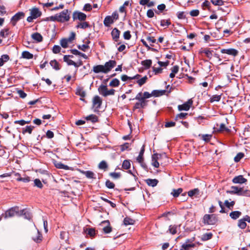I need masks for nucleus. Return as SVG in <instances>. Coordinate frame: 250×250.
Here are the masks:
<instances>
[{
    "label": "nucleus",
    "instance_id": "f257e3e1",
    "mask_svg": "<svg viewBox=\"0 0 250 250\" xmlns=\"http://www.w3.org/2000/svg\"><path fill=\"white\" fill-rule=\"evenodd\" d=\"M116 64L115 61L110 60L106 62L104 65H97L93 67V71L95 73H107L111 70Z\"/></svg>",
    "mask_w": 250,
    "mask_h": 250
},
{
    "label": "nucleus",
    "instance_id": "f03ea898",
    "mask_svg": "<svg viewBox=\"0 0 250 250\" xmlns=\"http://www.w3.org/2000/svg\"><path fill=\"white\" fill-rule=\"evenodd\" d=\"M20 209L19 207L15 206L12 207L7 210L4 213L1 215V218L3 217L5 219L13 217L16 215L19 216Z\"/></svg>",
    "mask_w": 250,
    "mask_h": 250
},
{
    "label": "nucleus",
    "instance_id": "7ed1b4c3",
    "mask_svg": "<svg viewBox=\"0 0 250 250\" xmlns=\"http://www.w3.org/2000/svg\"><path fill=\"white\" fill-rule=\"evenodd\" d=\"M58 17V21L63 22L69 20L70 16L69 11L65 9L59 14H57Z\"/></svg>",
    "mask_w": 250,
    "mask_h": 250
},
{
    "label": "nucleus",
    "instance_id": "20e7f679",
    "mask_svg": "<svg viewBox=\"0 0 250 250\" xmlns=\"http://www.w3.org/2000/svg\"><path fill=\"white\" fill-rule=\"evenodd\" d=\"M216 222V217L213 214H205L203 217V223L205 224L214 225Z\"/></svg>",
    "mask_w": 250,
    "mask_h": 250
},
{
    "label": "nucleus",
    "instance_id": "39448f33",
    "mask_svg": "<svg viewBox=\"0 0 250 250\" xmlns=\"http://www.w3.org/2000/svg\"><path fill=\"white\" fill-rule=\"evenodd\" d=\"M102 104V99L98 95L95 96L92 100V105L93 108H95L94 111H96L100 108Z\"/></svg>",
    "mask_w": 250,
    "mask_h": 250
},
{
    "label": "nucleus",
    "instance_id": "423d86ee",
    "mask_svg": "<svg viewBox=\"0 0 250 250\" xmlns=\"http://www.w3.org/2000/svg\"><path fill=\"white\" fill-rule=\"evenodd\" d=\"M86 18V15L83 13L76 11L73 14V19L74 21L78 19L81 21H84L85 20Z\"/></svg>",
    "mask_w": 250,
    "mask_h": 250
},
{
    "label": "nucleus",
    "instance_id": "0eeeda50",
    "mask_svg": "<svg viewBox=\"0 0 250 250\" xmlns=\"http://www.w3.org/2000/svg\"><path fill=\"white\" fill-rule=\"evenodd\" d=\"M193 101L191 99H189L188 101L183 104L179 105L178 108L179 111L185 110L188 111L189 109L190 106L192 105Z\"/></svg>",
    "mask_w": 250,
    "mask_h": 250
},
{
    "label": "nucleus",
    "instance_id": "6e6552de",
    "mask_svg": "<svg viewBox=\"0 0 250 250\" xmlns=\"http://www.w3.org/2000/svg\"><path fill=\"white\" fill-rule=\"evenodd\" d=\"M24 13L23 12H18L16 13L11 18L12 24L13 26L16 24L17 22L24 17Z\"/></svg>",
    "mask_w": 250,
    "mask_h": 250
},
{
    "label": "nucleus",
    "instance_id": "1a4fd4ad",
    "mask_svg": "<svg viewBox=\"0 0 250 250\" xmlns=\"http://www.w3.org/2000/svg\"><path fill=\"white\" fill-rule=\"evenodd\" d=\"M162 155L159 154H154L152 156V165L155 167L158 168L159 167V163L158 161L159 160Z\"/></svg>",
    "mask_w": 250,
    "mask_h": 250
},
{
    "label": "nucleus",
    "instance_id": "9d476101",
    "mask_svg": "<svg viewBox=\"0 0 250 250\" xmlns=\"http://www.w3.org/2000/svg\"><path fill=\"white\" fill-rule=\"evenodd\" d=\"M222 53H226L228 55L236 56L238 54V51L233 48L222 49L221 50Z\"/></svg>",
    "mask_w": 250,
    "mask_h": 250
},
{
    "label": "nucleus",
    "instance_id": "9b49d317",
    "mask_svg": "<svg viewBox=\"0 0 250 250\" xmlns=\"http://www.w3.org/2000/svg\"><path fill=\"white\" fill-rule=\"evenodd\" d=\"M247 181V179L244 178L243 175H240L237 176H235L232 179V182L234 184H243L245 183Z\"/></svg>",
    "mask_w": 250,
    "mask_h": 250
},
{
    "label": "nucleus",
    "instance_id": "f8f14e48",
    "mask_svg": "<svg viewBox=\"0 0 250 250\" xmlns=\"http://www.w3.org/2000/svg\"><path fill=\"white\" fill-rule=\"evenodd\" d=\"M242 188H239L236 186L231 187V189L227 191V193L230 194H235L240 196V194H243L241 192Z\"/></svg>",
    "mask_w": 250,
    "mask_h": 250
},
{
    "label": "nucleus",
    "instance_id": "ddd939ff",
    "mask_svg": "<svg viewBox=\"0 0 250 250\" xmlns=\"http://www.w3.org/2000/svg\"><path fill=\"white\" fill-rule=\"evenodd\" d=\"M34 234L32 236V239L37 243H40L42 241V236L39 230L35 231Z\"/></svg>",
    "mask_w": 250,
    "mask_h": 250
},
{
    "label": "nucleus",
    "instance_id": "4468645a",
    "mask_svg": "<svg viewBox=\"0 0 250 250\" xmlns=\"http://www.w3.org/2000/svg\"><path fill=\"white\" fill-rule=\"evenodd\" d=\"M189 241V239H188L186 243L182 245L180 250H189L191 248H193L195 246V244H188Z\"/></svg>",
    "mask_w": 250,
    "mask_h": 250
},
{
    "label": "nucleus",
    "instance_id": "2eb2a0df",
    "mask_svg": "<svg viewBox=\"0 0 250 250\" xmlns=\"http://www.w3.org/2000/svg\"><path fill=\"white\" fill-rule=\"evenodd\" d=\"M120 34V31L117 28H114L111 32L112 38L116 42H117L119 38Z\"/></svg>",
    "mask_w": 250,
    "mask_h": 250
},
{
    "label": "nucleus",
    "instance_id": "dca6fc26",
    "mask_svg": "<svg viewBox=\"0 0 250 250\" xmlns=\"http://www.w3.org/2000/svg\"><path fill=\"white\" fill-rule=\"evenodd\" d=\"M24 216L25 219L30 220L32 218L31 213L26 209H22L20 210L19 216Z\"/></svg>",
    "mask_w": 250,
    "mask_h": 250
},
{
    "label": "nucleus",
    "instance_id": "f3484780",
    "mask_svg": "<svg viewBox=\"0 0 250 250\" xmlns=\"http://www.w3.org/2000/svg\"><path fill=\"white\" fill-rule=\"evenodd\" d=\"M81 172L83 175H84L86 178L88 179H95V174L94 173L91 171L87 170V171H84L82 170L81 171Z\"/></svg>",
    "mask_w": 250,
    "mask_h": 250
},
{
    "label": "nucleus",
    "instance_id": "a211bd4d",
    "mask_svg": "<svg viewBox=\"0 0 250 250\" xmlns=\"http://www.w3.org/2000/svg\"><path fill=\"white\" fill-rule=\"evenodd\" d=\"M98 91L99 93L104 97H106V93L107 92V86L104 85H101L98 88Z\"/></svg>",
    "mask_w": 250,
    "mask_h": 250
},
{
    "label": "nucleus",
    "instance_id": "6ab92c4d",
    "mask_svg": "<svg viewBox=\"0 0 250 250\" xmlns=\"http://www.w3.org/2000/svg\"><path fill=\"white\" fill-rule=\"evenodd\" d=\"M31 15L36 19L42 15L41 12L37 8H34L31 11Z\"/></svg>",
    "mask_w": 250,
    "mask_h": 250
},
{
    "label": "nucleus",
    "instance_id": "aec40b11",
    "mask_svg": "<svg viewBox=\"0 0 250 250\" xmlns=\"http://www.w3.org/2000/svg\"><path fill=\"white\" fill-rule=\"evenodd\" d=\"M114 22L112 17L110 16H106L104 21V24L106 27H109L110 25Z\"/></svg>",
    "mask_w": 250,
    "mask_h": 250
},
{
    "label": "nucleus",
    "instance_id": "412c9836",
    "mask_svg": "<svg viewBox=\"0 0 250 250\" xmlns=\"http://www.w3.org/2000/svg\"><path fill=\"white\" fill-rule=\"evenodd\" d=\"M146 183L152 187H154L157 186L158 183V181L157 179H147L145 180Z\"/></svg>",
    "mask_w": 250,
    "mask_h": 250
},
{
    "label": "nucleus",
    "instance_id": "4be33fe9",
    "mask_svg": "<svg viewBox=\"0 0 250 250\" xmlns=\"http://www.w3.org/2000/svg\"><path fill=\"white\" fill-rule=\"evenodd\" d=\"M145 152V146L143 145L139 153V156L137 158V161L140 163H142L143 161V155Z\"/></svg>",
    "mask_w": 250,
    "mask_h": 250
},
{
    "label": "nucleus",
    "instance_id": "5701e85b",
    "mask_svg": "<svg viewBox=\"0 0 250 250\" xmlns=\"http://www.w3.org/2000/svg\"><path fill=\"white\" fill-rule=\"evenodd\" d=\"M32 39L37 42H41L42 40V36L39 33H33L31 36Z\"/></svg>",
    "mask_w": 250,
    "mask_h": 250
},
{
    "label": "nucleus",
    "instance_id": "b1692460",
    "mask_svg": "<svg viewBox=\"0 0 250 250\" xmlns=\"http://www.w3.org/2000/svg\"><path fill=\"white\" fill-rule=\"evenodd\" d=\"M85 119L87 121H90L93 123H96L98 121V117L94 114H91L86 117Z\"/></svg>",
    "mask_w": 250,
    "mask_h": 250
},
{
    "label": "nucleus",
    "instance_id": "393cba45",
    "mask_svg": "<svg viewBox=\"0 0 250 250\" xmlns=\"http://www.w3.org/2000/svg\"><path fill=\"white\" fill-rule=\"evenodd\" d=\"M50 64L56 70H59L61 68L59 63L56 60L50 61Z\"/></svg>",
    "mask_w": 250,
    "mask_h": 250
},
{
    "label": "nucleus",
    "instance_id": "a878e982",
    "mask_svg": "<svg viewBox=\"0 0 250 250\" xmlns=\"http://www.w3.org/2000/svg\"><path fill=\"white\" fill-rule=\"evenodd\" d=\"M241 215V212L239 211H232L229 214L230 217L234 220H235V219H237V218H238Z\"/></svg>",
    "mask_w": 250,
    "mask_h": 250
},
{
    "label": "nucleus",
    "instance_id": "bb28decb",
    "mask_svg": "<svg viewBox=\"0 0 250 250\" xmlns=\"http://www.w3.org/2000/svg\"><path fill=\"white\" fill-rule=\"evenodd\" d=\"M166 90H154L152 91V94L153 96L158 97L160 96H162L166 93Z\"/></svg>",
    "mask_w": 250,
    "mask_h": 250
},
{
    "label": "nucleus",
    "instance_id": "cd10ccee",
    "mask_svg": "<svg viewBox=\"0 0 250 250\" xmlns=\"http://www.w3.org/2000/svg\"><path fill=\"white\" fill-rule=\"evenodd\" d=\"M90 25L89 23L86 21H83L82 22H80L76 26L77 28H82V29H86L88 27H89Z\"/></svg>",
    "mask_w": 250,
    "mask_h": 250
},
{
    "label": "nucleus",
    "instance_id": "c85d7f7f",
    "mask_svg": "<svg viewBox=\"0 0 250 250\" xmlns=\"http://www.w3.org/2000/svg\"><path fill=\"white\" fill-rule=\"evenodd\" d=\"M212 236L213 234L211 232L206 233L202 235L201 239L203 241H206L210 239Z\"/></svg>",
    "mask_w": 250,
    "mask_h": 250
},
{
    "label": "nucleus",
    "instance_id": "c756f323",
    "mask_svg": "<svg viewBox=\"0 0 250 250\" xmlns=\"http://www.w3.org/2000/svg\"><path fill=\"white\" fill-rule=\"evenodd\" d=\"M21 57L24 59H31L33 58V55L28 51H24L22 52Z\"/></svg>",
    "mask_w": 250,
    "mask_h": 250
},
{
    "label": "nucleus",
    "instance_id": "7c9ffc66",
    "mask_svg": "<svg viewBox=\"0 0 250 250\" xmlns=\"http://www.w3.org/2000/svg\"><path fill=\"white\" fill-rule=\"evenodd\" d=\"M63 61H64V62H67V64L69 65H73V66L77 65L75 63V62H74L73 61L69 59L68 56L64 55L63 57Z\"/></svg>",
    "mask_w": 250,
    "mask_h": 250
},
{
    "label": "nucleus",
    "instance_id": "2f4dec72",
    "mask_svg": "<svg viewBox=\"0 0 250 250\" xmlns=\"http://www.w3.org/2000/svg\"><path fill=\"white\" fill-rule=\"evenodd\" d=\"M108 167V165L105 161H101L98 165V168L100 169H103L104 171L106 170Z\"/></svg>",
    "mask_w": 250,
    "mask_h": 250
},
{
    "label": "nucleus",
    "instance_id": "473e14b6",
    "mask_svg": "<svg viewBox=\"0 0 250 250\" xmlns=\"http://www.w3.org/2000/svg\"><path fill=\"white\" fill-rule=\"evenodd\" d=\"M55 166L56 167H57V168L63 169L65 170L69 169V167L68 166L65 165L63 164L61 162H58V163H55Z\"/></svg>",
    "mask_w": 250,
    "mask_h": 250
},
{
    "label": "nucleus",
    "instance_id": "72a5a7b5",
    "mask_svg": "<svg viewBox=\"0 0 250 250\" xmlns=\"http://www.w3.org/2000/svg\"><path fill=\"white\" fill-rule=\"evenodd\" d=\"M183 191V189L182 188H179L178 189H173L171 194L174 197H177L179 196L180 194H181Z\"/></svg>",
    "mask_w": 250,
    "mask_h": 250
},
{
    "label": "nucleus",
    "instance_id": "f704fd0d",
    "mask_svg": "<svg viewBox=\"0 0 250 250\" xmlns=\"http://www.w3.org/2000/svg\"><path fill=\"white\" fill-rule=\"evenodd\" d=\"M103 223H107V226L103 228V231L105 233H109L112 230V228L109 225V221H106L102 222Z\"/></svg>",
    "mask_w": 250,
    "mask_h": 250
},
{
    "label": "nucleus",
    "instance_id": "c9c22d12",
    "mask_svg": "<svg viewBox=\"0 0 250 250\" xmlns=\"http://www.w3.org/2000/svg\"><path fill=\"white\" fill-rule=\"evenodd\" d=\"M141 64L146 68L148 69L152 64V61L151 60H146L142 61Z\"/></svg>",
    "mask_w": 250,
    "mask_h": 250
},
{
    "label": "nucleus",
    "instance_id": "e433bc0d",
    "mask_svg": "<svg viewBox=\"0 0 250 250\" xmlns=\"http://www.w3.org/2000/svg\"><path fill=\"white\" fill-rule=\"evenodd\" d=\"M9 28H4L2 29L0 32V36L2 38H6L9 35Z\"/></svg>",
    "mask_w": 250,
    "mask_h": 250
},
{
    "label": "nucleus",
    "instance_id": "4c0bfd02",
    "mask_svg": "<svg viewBox=\"0 0 250 250\" xmlns=\"http://www.w3.org/2000/svg\"><path fill=\"white\" fill-rule=\"evenodd\" d=\"M135 221L129 217H125L124 220V223L125 226L134 224Z\"/></svg>",
    "mask_w": 250,
    "mask_h": 250
},
{
    "label": "nucleus",
    "instance_id": "58836bf2",
    "mask_svg": "<svg viewBox=\"0 0 250 250\" xmlns=\"http://www.w3.org/2000/svg\"><path fill=\"white\" fill-rule=\"evenodd\" d=\"M120 84V81L118 79L115 78L109 83V85L112 87H117Z\"/></svg>",
    "mask_w": 250,
    "mask_h": 250
},
{
    "label": "nucleus",
    "instance_id": "ea45409f",
    "mask_svg": "<svg viewBox=\"0 0 250 250\" xmlns=\"http://www.w3.org/2000/svg\"><path fill=\"white\" fill-rule=\"evenodd\" d=\"M212 51L210 50L209 49H205L201 51L202 53H204L206 54V56L209 59H211L212 58Z\"/></svg>",
    "mask_w": 250,
    "mask_h": 250
},
{
    "label": "nucleus",
    "instance_id": "a19ab883",
    "mask_svg": "<svg viewBox=\"0 0 250 250\" xmlns=\"http://www.w3.org/2000/svg\"><path fill=\"white\" fill-rule=\"evenodd\" d=\"M221 98V95H214L211 96V97L210 99V102L211 103H213L215 102H219Z\"/></svg>",
    "mask_w": 250,
    "mask_h": 250
},
{
    "label": "nucleus",
    "instance_id": "79ce46f5",
    "mask_svg": "<svg viewBox=\"0 0 250 250\" xmlns=\"http://www.w3.org/2000/svg\"><path fill=\"white\" fill-rule=\"evenodd\" d=\"M147 79V77L146 76H145L144 77L142 78L141 79L138 80L137 83L139 86H141L142 85H143L146 83Z\"/></svg>",
    "mask_w": 250,
    "mask_h": 250
},
{
    "label": "nucleus",
    "instance_id": "37998d69",
    "mask_svg": "<svg viewBox=\"0 0 250 250\" xmlns=\"http://www.w3.org/2000/svg\"><path fill=\"white\" fill-rule=\"evenodd\" d=\"M188 115L187 113H181L175 116V120L178 121L179 119H185Z\"/></svg>",
    "mask_w": 250,
    "mask_h": 250
},
{
    "label": "nucleus",
    "instance_id": "c03bdc74",
    "mask_svg": "<svg viewBox=\"0 0 250 250\" xmlns=\"http://www.w3.org/2000/svg\"><path fill=\"white\" fill-rule=\"evenodd\" d=\"M238 226L242 229H244L246 228L247 224L243 218L238 221Z\"/></svg>",
    "mask_w": 250,
    "mask_h": 250
},
{
    "label": "nucleus",
    "instance_id": "a18cd8bd",
    "mask_svg": "<svg viewBox=\"0 0 250 250\" xmlns=\"http://www.w3.org/2000/svg\"><path fill=\"white\" fill-rule=\"evenodd\" d=\"M76 94L81 96V97L83 98L85 96V92L82 88H79L77 89Z\"/></svg>",
    "mask_w": 250,
    "mask_h": 250
},
{
    "label": "nucleus",
    "instance_id": "49530a36",
    "mask_svg": "<svg viewBox=\"0 0 250 250\" xmlns=\"http://www.w3.org/2000/svg\"><path fill=\"white\" fill-rule=\"evenodd\" d=\"M34 127L33 126H26L25 128L22 129V133L25 134L26 132H28L29 134L32 133V130Z\"/></svg>",
    "mask_w": 250,
    "mask_h": 250
},
{
    "label": "nucleus",
    "instance_id": "de8ad7c7",
    "mask_svg": "<svg viewBox=\"0 0 250 250\" xmlns=\"http://www.w3.org/2000/svg\"><path fill=\"white\" fill-rule=\"evenodd\" d=\"M210 1L215 6H222L224 4V1L222 0H210Z\"/></svg>",
    "mask_w": 250,
    "mask_h": 250
},
{
    "label": "nucleus",
    "instance_id": "09e8293b",
    "mask_svg": "<svg viewBox=\"0 0 250 250\" xmlns=\"http://www.w3.org/2000/svg\"><path fill=\"white\" fill-rule=\"evenodd\" d=\"M170 24H171V22L170 21V20H162L160 21V25H161V26H162L163 27H165V26L167 27L168 26H169Z\"/></svg>",
    "mask_w": 250,
    "mask_h": 250
},
{
    "label": "nucleus",
    "instance_id": "8fccbe9b",
    "mask_svg": "<svg viewBox=\"0 0 250 250\" xmlns=\"http://www.w3.org/2000/svg\"><path fill=\"white\" fill-rule=\"evenodd\" d=\"M34 186H36L40 188H42L43 185L39 179H35L34 181Z\"/></svg>",
    "mask_w": 250,
    "mask_h": 250
},
{
    "label": "nucleus",
    "instance_id": "3c124183",
    "mask_svg": "<svg viewBox=\"0 0 250 250\" xmlns=\"http://www.w3.org/2000/svg\"><path fill=\"white\" fill-rule=\"evenodd\" d=\"M199 137H201L203 140L205 141V142H208L211 138V135L209 134H204V135H199Z\"/></svg>",
    "mask_w": 250,
    "mask_h": 250
},
{
    "label": "nucleus",
    "instance_id": "603ef678",
    "mask_svg": "<svg viewBox=\"0 0 250 250\" xmlns=\"http://www.w3.org/2000/svg\"><path fill=\"white\" fill-rule=\"evenodd\" d=\"M122 167L125 169H129L130 167V163L129 161L127 160H125L123 163Z\"/></svg>",
    "mask_w": 250,
    "mask_h": 250
},
{
    "label": "nucleus",
    "instance_id": "864d4df0",
    "mask_svg": "<svg viewBox=\"0 0 250 250\" xmlns=\"http://www.w3.org/2000/svg\"><path fill=\"white\" fill-rule=\"evenodd\" d=\"M169 232L172 234H175L177 232V227L175 225H170L168 229Z\"/></svg>",
    "mask_w": 250,
    "mask_h": 250
},
{
    "label": "nucleus",
    "instance_id": "5fc2aeb1",
    "mask_svg": "<svg viewBox=\"0 0 250 250\" xmlns=\"http://www.w3.org/2000/svg\"><path fill=\"white\" fill-rule=\"evenodd\" d=\"M219 131H225L227 132H229L230 131V130L228 128L226 127L225 124H221L219 125Z\"/></svg>",
    "mask_w": 250,
    "mask_h": 250
},
{
    "label": "nucleus",
    "instance_id": "6e6d98bb",
    "mask_svg": "<svg viewBox=\"0 0 250 250\" xmlns=\"http://www.w3.org/2000/svg\"><path fill=\"white\" fill-rule=\"evenodd\" d=\"M244 154L243 153L239 152L234 157V160L235 162H238L242 158L244 157Z\"/></svg>",
    "mask_w": 250,
    "mask_h": 250
},
{
    "label": "nucleus",
    "instance_id": "4d7b16f0",
    "mask_svg": "<svg viewBox=\"0 0 250 250\" xmlns=\"http://www.w3.org/2000/svg\"><path fill=\"white\" fill-rule=\"evenodd\" d=\"M199 191V190L198 188H194V189L189 190L188 192V195L190 197H192L194 195L198 194Z\"/></svg>",
    "mask_w": 250,
    "mask_h": 250
},
{
    "label": "nucleus",
    "instance_id": "13d9d810",
    "mask_svg": "<svg viewBox=\"0 0 250 250\" xmlns=\"http://www.w3.org/2000/svg\"><path fill=\"white\" fill-rule=\"evenodd\" d=\"M68 42L69 41L67 39H63L61 41V45L63 48H66L67 47Z\"/></svg>",
    "mask_w": 250,
    "mask_h": 250
},
{
    "label": "nucleus",
    "instance_id": "bf43d9fd",
    "mask_svg": "<svg viewBox=\"0 0 250 250\" xmlns=\"http://www.w3.org/2000/svg\"><path fill=\"white\" fill-rule=\"evenodd\" d=\"M105 186L108 188H113L115 187L114 184L109 180L105 182Z\"/></svg>",
    "mask_w": 250,
    "mask_h": 250
},
{
    "label": "nucleus",
    "instance_id": "052dcab7",
    "mask_svg": "<svg viewBox=\"0 0 250 250\" xmlns=\"http://www.w3.org/2000/svg\"><path fill=\"white\" fill-rule=\"evenodd\" d=\"M78 48L79 49L85 52L86 51V50L87 49H88L89 48V46H88V45L87 44H82V45H79L78 46Z\"/></svg>",
    "mask_w": 250,
    "mask_h": 250
},
{
    "label": "nucleus",
    "instance_id": "680f3d73",
    "mask_svg": "<svg viewBox=\"0 0 250 250\" xmlns=\"http://www.w3.org/2000/svg\"><path fill=\"white\" fill-rule=\"evenodd\" d=\"M109 175L114 179H119L121 176V174L120 173L116 172H111L109 173Z\"/></svg>",
    "mask_w": 250,
    "mask_h": 250
},
{
    "label": "nucleus",
    "instance_id": "e2e57ef3",
    "mask_svg": "<svg viewBox=\"0 0 250 250\" xmlns=\"http://www.w3.org/2000/svg\"><path fill=\"white\" fill-rule=\"evenodd\" d=\"M30 181V177L24 175V177H22L20 181V182H22L23 183H28Z\"/></svg>",
    "mask_w": 250,
    "mask_h": 250
},
{
    "label": "nucleus",
    "instance_id": "0e129e2a",
    "mask_svg": "<svg viewBox=\"0 0 250 250\" xmlns=\"http://www.w3.org/2000/svg\"><path fill=\"white\" fill-rule=\"evenodd\" d=\"M189 14L192 17H197L199 14V11L197 9L192 10L190 12Z\"/></svg>",
    "mask_w": 250,
    "mask_h": 250
},
{
    "label": "nucleus",
    "instance_id": "69168bd1",
    "mask_svg": "<svg viewBox=\"0 0 250 250\" xmlns=\"http://www.w3.org/2000/svg\"><path fill=\"white\" fill-rule=\"evenodd\" d=\"M61 48L59 45H54L53 47V52L55 54L59 53L61 51Z\"/></svg>",
    "mask_w": 250,
    "mask_h": 250
},
{
    "label": "nucleus",
    "instance_id": "338daca9",
    "mask_svg": "<svg viewBox=\"0 0 250 250\" xmlns=\"http://www.w3.org/2000/svg\"><path fill=\"white\" fill-rule=\"evenodd\" d=\"M224 204L227 208H230L231 207H232L234 206L235 202L234 201L229 202L228 200H226L225 201Z\"/></svg>",
    "mask_w": 250,
    "mask_h": 250
},
{
    "label": "nucleus",
    "instance_id": "774afa93",
    "mask_svg": "<svg viewBox=\"0 0 250 250\" xmlns=\"http://www.w3.org/2000/svg\"><path fill=\"white\" fill-rule=\"evenodd\" d=\"M131 37L129 31H126L124 33V38L125 40H129Z\"/></svg>",
    "mask_w": 250,
    "mask_h": 250
}]
</instances>
